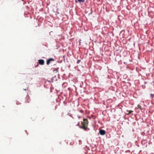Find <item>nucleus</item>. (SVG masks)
I'll return each instance as SVG.
<instances>
[{
    "instance_id": "f257e3e1",
    "label": "nucleus",
    "mask_w": 154,
    "mask_h": 154,
    "mask_svg": "<svg viewBox=\"0 0 154 154\" xmlns=\"http://www.w3.org/2000/svg\"><path fill=\"white\" fill-rule=\"evenodd\" d=\"M88 123V120L86 119H83V122H81V128L86 130L87 128V126Z\"/></svg>"
},
{
    "instance_id": "f03ea898",
    "label": "nucleus",
    "mask_w": 154,
    "mask_h": 154,
    "mask_svg": "<svg viewBox=\"0 0 154 154\" xmlns=\"http://www.w3.org/2000/svg\"><path fill=\"white\" fill-rule=\"evenodd\" d=\"M54 61V59L53 58H50L48 59L46 62L47 65H48L50 63L51 61Z\"/></svg>"
},
{
    "instance_id": "7ed1b4c3",
    "label": "nucleus",
    "mask_w": 154,
    "mask_h": 154,
    "mask_svg": "<svg viewBox=\"0 0 154 154\" xmlns=\"http://www.w3.org/2000/svg\"><path fill=\"white\" fill-rule=\"evenodd\" d=\"M99 133L101 135H104L106 134V131L103 130H100L99 131Z\"/></svg>"
},
{
    "instance_id": "20e7f679",
    "label": "nucleus",
    "mask_w": 154,
    "mask_h": 154,
    "mask_svg": "<svg viewBox=\"0 0 154 154\" xmlns=\"http://www.w3.org/2000/svg\"><path fill=\"white\" fill-rule=\"evenodd\" d=\"M38 63L41 65H43L44 64V61L43 60L41 59L38 60Z\"/></svg>"
},
{
    "instance_id": "39448f33",
    "label": "nucleus",
    "mask_w": 154,
    "mask_h": 154,
    "mask_svg": "<svg viewBox=\"0 0 154 154\" xmlns=\"http://www.w3.org/2000/svg\"><path fill=\"white\" fill-rule=\"evenodd\" d=\"M75 2H79L83 3L85 2V0H75Z\"/></svg>"
},
{
    "instance_id": "423d86ee",
    "label": "nucleus",
    "mask_w": 154,
    "mask_h": 154,
    "mask_svg": "<svg viewBox=\"0 0 154 154\" xmlns=\"http://www.w3.org/2000/svg\"><path fill=\"white\" fill-rule=\"evenodd\" d=\"M127 112H128V113H127V115H129L130 114H131L132 112H133V111L132 110H130V111H127Z\"/></svg>"
},
{
    "instance_id": "0eeeda50",
    "label": "nucleus",
    "mask_w": 154,
    "mask_h": 154,
    "mask_svg": "<svg viewBox=\"0 0 154 154\" xmlns=\"http://www.w3.org/2000/svg\"><path fill=\"white\" fill-rule=\"evenodd\" d=\"M137 109H141V106L139 104H138V105H137Z\"/></svg>"
},
{
    "instance_id": "6e6552de",
    "label": "nucleus",
    "mask_w": 154,
    "mask_h": 154,
    "mask_svg": "<svg viewBox=\"0 0 154 154\" xmlns=\"http://www.w3.org/2000/svg\"><path fill=\"white\" fill-rule=\"evenodd\" d=\"M79 112L81 113H83L84 112V111L82 109L80 110Z\"/></svg>"
},
{
    "instance_id": "1a4fd4ad",
    "label": "nucleus",
    "mask_w": 154,
    "mask_h": 154,
    "mask_svg": "<svg viewBox=\"0 0 154 154\" xmlns=\"http://www.w3.org/2000/svg\"><path fill=\"white\" fill-rule=\"evenodd\" d=\"M81 62V60H78L77 61V63H79Z\"/></svg>"
},
{
    "instance_id": "9d476101",
    "label": "nucleus",
    "mask_w": 154,
    "mask_h": 154,
    "mask_svg": "<svg viewBox=\"0 0 154 154\" xmlns=\"http://www.w3.org/2000/svg\"><path fill=\"white\" fill-rule=\"evenodd\" d=\"M57 71V69H55L53 70V72H56Z\"/></svg>"
},
{
    "instance_id": "9b49d317",
    "label": "nucleus",
    "mask_w": 154,
    "mask_h": 154,
    "mask_svg": "<svg viewBox=\"0 0 154 154\" xmlns=\"http://www.w3.org/2000/svg\"><path fill=\"white\" fill-rule=\"evenodd\" d=\"M150 96L152 98L154 97V95L152 94H150Z\"/></svg>"
},
{
    "instance_id": "f8f14e48",
    "label": "nucleus",
    "mask_w": 154,
    "mask_h": 154,
    "mask_svg": "<svg viewBox=\"0 0 154 154\" xmlns=\"http://www.w3.org/2000/svg\"><path fill=\"white\" fill-rule=\"evenodd\" d=\"M78 117H79V119L80 117L79 116H78Z\"/></svg>"
},
{
    "instance_id": "ddd939ff",
    "label": "nucleus",
    "mask_w": 154,
    "mask_h": 154,
    "mask_svg": "<svg viewBox=\"0 0 154 154\" xmlns=\"http://www.w3.org/2000/svg\"><path fill=\"white\" fill-rule=\"evenodd\" d=\"M24 90H26V89H24Z\"/></svg>"
},
{
    "instance_id": "4468645a",
    "label": "nucleus",
    "mask_w": 154,
    "mask_h": 154,
    "mask_svg": "<svg viewBox=\"0 0 154 154\" xmlns=\"http://www.w3.org/2000/svg\"><path fill=\"white\" fill-rule=\"evenodd\" d=\"M38 66V64H37V66Z\"/></svg>"
}]
</instances>
